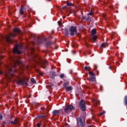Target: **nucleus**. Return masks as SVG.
<instances>
[{"instance_id":"obj_41","label":"nucleus","mask_w":127,"mask_h":127,"mask_svg":"<svg viewBox=\"0 0 127 127\" xmlns=\"http://www.w3.org/2000/svg\"><path fill=\"white\" fill-rule=\"evenodd\" d=\"M94 67H95V69H97V65H94Z\"/></svg>"},{"instance_id":"obj_50","label":"nucleus","mask_w":127,"mask_h":127,"mask_svg":"<svg viewBox=\"0 0 127 127\" xmlns=\"http://www.w3.org/2000/svg\"><path fill=\"white\" fill-rule=\"evenodd\" d=\"M101 89L103 88L102 86H101Z\"/></svg>"},{"instance_id":"obj_35","label":"nucleus","mask_w":127,"mask_h":127,"mask_svg":"<svg viewBox=\"0 0 127 127\" xmlns=\"http://www.w3.org/2000/svg\"><path fill=\"white\" fill-rule=\"evenodd\" d=\"M3 119L2 115L0 114V121H1Z\"/></svg>"},{"instance_id":"obj_14","label":"nucleus","mask_w":127,"mask_h":127,"mask_svg":"<svg viewBox=\"0 0 127 127\" xmlns=\"http://www.w3.org/2000/svg\"><path fill=\"white\" fill-rule=\"evenodd\" d=\"M52 44H54V42H48L46 44V48H48L50 46H51Z\"/></svg>"},{"instance_id":"obj_24","label":"nucleus","mask_w":127,"mask_h":127,"mask_svg":"<svg viewBox=\"0 0 127 127\" xmlns=\"http://www.w3.org/2000/svg\"><path fill=\"white\" fill-rule=\"evenodd\" d=\"M70 85V82L69 81L65 82L64 84V87L66 88V87H68L67 86H69Z\"/></svg>"},{"instance_id":"obj_26","label":"nucleus","mask_w":127,"mask_h":127,"mask_svg":"<svg viewBox=\"0 0 127 127\" xmlns=\"http://www.w3.org/2000/svg\"><path fill=\"white\" fill-rule=\"evenodd\" d=\"M66 6H73V3L69 2V1H67Z\"/></svg>"},{"instance_id":"obj_45","label":"nucleus","mask_w":127,"mask_h":127,"mask_svg":"<svg viewBox=\"0 0 127 127\" xmlns=\"http://www.w3.org/2000/svg\"><path fill=\"white\" fill-rule=\"evenodd\" d=\"M58 23H59H59L60 24H61V22H58Z\"/></svg>"},{"instance_id":"obj_27","label":"nucleus","mask_w":127,"mask_h":127,"mask_svg":"<svg viewBox=\"0 0 127 127\" xmlns=\"http://www.w3.org/2000/svg\"><path fill=\"white\" fill-rule=\"evenodd\" d=\"M89 74L90 77L95 76V73H94V72H93L92 71H89Z\"/></svg>"},{"instance_id":"obj_46","label":"nucleus","mask_w":127,"mask_h":127,"mask_svg":"<svg viewBox=\"0 0 127 127\" xmlns=\"http://www.w3.org/2000/svg\"><path fill=\"white\" fill-rule=\"evenodd\" d=\"M47 0L48 1H50V0Z\"/></svg>"},{"instance_id":"obj_19","label":"nucleus","mask_w":127,"mask_h":127,"mask_svg":"<svg viewBox=\"0 0 127 127\" xmlns=\"http://www.w3.org/2000/svg\"><path fill=\"white\" fill-rule=\"evenodd\" d=\"M93 104H94V105H95V106H98V105H100V101L94 99L93 100Z\"/></svg>"},{"instance_id":"obj_3","label":"nucleus","mask_w":127,"mask_h":127,"mask_svg":"<svg viewBox=\"0 0 127 127\" xmlns=\"http://www.w3.org/2000/svg\"><path fill=\"white\" fill-rule=\"evenodd\" d=\"M21 48H22V46L21 45H16L12 51L13 54L20 55V54H21V53L20 52Z\"/></svg>"},{"instance_id":"obj_32","label":"nucleus","mask_w":127,"mask_h":127,"mask_svg":"<svg viewBox=\"0 0 127 127\" xmlns=\"http://www.w3.org/2000/svg\"><path fill=\"white\" fill-rule=\"evenodd\" d=\"M91 17L90 16H88L86 19V21H90L91 20Z\"/></svg>"},{"instance_id":"obj_6","label":"nucleus","mask_w":127,"mask_h":127,"mask_svg":"<svg viewBox=\"0 0 127 127\" xmlns=\"http://www.w3.org/2000/svg\"><path fill=\"white\" fill-rule=\"evenodd\" d=\"M76 121L78 124V127H84V126H85V119L83 121L82 120V118L78 117L76 119Z\"/></svg>"},{"instance_id":"obj_18","label":"nucleus","mask_w":127,"mask_h":127,"mask_svg":"<svg viewBox=\"0 0 127 127\" xmlns=\"http://www.w3.org/2000/svg\"><path fill=\"white\" fill-rule=\"evenodd\" d=\"M65 88L66 91H67V92L72 91V90H73V87L72 86H67Z\"/></svg>"},{"instance_id":"obj_22","label":"nucleus","mask_w":127,"mask_h":127,"mask_svg":"<svg viewBox=\"0 0 127 127\" xmlns=\"http://www.w3.org/2000/svg\"><path fill=\"white\" fill-rule=\"evenodd\" d=\"M106 46H107V43H103L100 46V49H102V48H105Z\"/></svg>"},{"instance_id":"obj_1","label":"nucleus","mask_w":127,"mask_h":127,"mask_svg":"<svg viewBox=\"0 0 127 127\" xmlns=\"http://www.w3.org/2000/svg\"><path fill=\"white\" fill-rule=\"evenodd\" d=\"M19 63H20L19 58L13 57H11L10 58V64L6 66L7 70L5 73L6 79H7L8 81H10L12 76L14 75V71L12 70V68H15L16 66H18Z\"/></svg>"},{"instance_id":"obj_29","label":"nucleus","mask_w":127,"mask_h":127,"mask_svg":"<svg viewBox=\"0 0 127 127\" xmlns=\"http://www.w3.org/2000/svg\"><path fill=\"white\" fill-rule=\"evenodd\" d=\"M31 81L32 82V83H33V84H35V83H36V81H35V79H34V78H32L31 79Z\"/></svg>"},{"instance_id":"obj_28","label":"nucleus","mask_w":127,"mask_h":127,"mask_svg":"<svg viewBox=\"0 0 127 127\" xmlns=\"http://www.w3.org/2000/svg\"><path fill=\"white\" fill-rule=\"evenodd\" d=\"M91 67H90V66H85L84 67V70L85 71H90V68Z\"/></svg>"},{"instance_id":"obj_16","label":"nucleus","mask_w":127,"mask_h":127,"mask_svg":"<svg viewBox=\"0 0 127 127\" xmlns=\"http://www.w3.org/2000/svg\"><path fill=\"white\" fill-rule=\"evenodd\" d=\"M18 119L15 118L13 121H11L10 123L12 125H16V123H19Z\"/></svg>"},{"instance_id":"obj_51","label":"nucleus","mask_w":127,"mask_h":127,"mask_svg":"<svg viewBox=\"0 0 127 127\" xmlns=\"http://www.w3.org/2000/svg\"><path fill=\"white\" fill-rule=\"evenodd\" d=\"M91 54V53H89V55Z\"/></svg>"},{"instance_id":"obj_4","label":"nucleus","mask_w":127,"mask_h":127,"mask_svg":"<svg viewBox=\"0 0 127 127\" xmlns=\"http://www.w3.org/2000/svg\"><path fill=\"white\" fill-rule=\"evenodd\" d=\"M75 111V108H74V106L72 105H67L65 108H64V113L65 114H68V113H71V111Z\"/></svg>"},{"instance_id":"obj_34","label":"nucleus","mask_w":127,"mask_h":127,"mask_svg":"<svg viewBox=\"0 0 127 127\" xmlns=\"http://www.w3.org/2000/svg\"><path fill=\"white\" fill-rule=\"evenodd\" d=\"M105 114H106V112L103 111L101 113L100 115H101V116H103V115H105Z\"/></svg>"},{"instance_id":"obj_38","label":"nucleus","mask_w":127,"mask_h":127,"mask_svg":"<svg viewBox=\"0 0 127 127\" xmlns=\"http://www.w3.org/2000/svg\"><path fill=\"white\" fill-rule=\"evenodd\" d=\"M37 127H40V124L39 123L37 124Z\"/></svg>"},{"instance_id":"obj_9","label":"nucleus","mask_w":127,"mask_h":127,"mask_svg":"<svg viewBox=\"0 0 127 127\" xmlns=\"http://www.w3.org/2000/svg\"><path fill=\"white\" fill-rule=\"evenodd\" d=\"M39 64L41 65V67L43 69H46L47 65H48V62L47 61H44L43 62H39Z\"/></svg>"},{"instance_id":"obj_42","label":"nucleus","mask_w":127,"mask_h":127,"mask_svg":"<svg viewBox=\"0 0 127 127\" xmlns=\"http://www.w3.org/2000/svg\"><path fill=\"white\" fill-rule=\"evenodd\" d=\"M0 75H2V71H0Z\"/></svg>"},{"instance_id":"obj_8","label":"nucleus","mask_w":127,"mask_h":127,"mask_svg":"<svg viewBox=\"0 0 127 127\" xmlns=\"http://www.w3.org/2000/svg\"><path fill=\"white\" fill-rule=\"evenodd\" d=\"M69 31L70 32L71 36H74V35H75V33L77 32V29H76L74 26H71L69 29Z\"/></svg>"},{"instance_id":"obj_11","label":"nucleus","mask_w":127,"mask_h":127,"mask_svg":"<svg viewBox=\"0 0 127 127\" xmlns=\"http://www.w3.org/2000/svg\"><path fill=\"white\" fill-rule=\"evenodd\" d=\"M63 33L66 35V36H68L69 35V32L68 31V29L65 28L63 30Z\"/></svg>"},{"instance_id":"obj_40","label":"nucleus","mask_w":127,"mask_h":127,"mask_svg":"<svg viewBox=\"0 0 127 127\" xmlns=\"http://www.w3.org/2000/svg\"><path fill=\"white\" fill-rule=\"evenodd\" d=\"M40 76H43V73L40 72Z\"/></svg>"},{"instance_id":"obj_25","label":"nucleus","mask_w":127,"mask_h":127,"mask_svg":"<svg viewBox=\"0 0 127 127\" xmlns=\"http://www.w3.org/2000/svg\"><path fill=\"white\" fill-rule=\"evenodd\" d=\"M124 104L126 106L127 105V96H126L124 98Z\"/></svg>"},{"instance_id":"obj_43","label":"nucleus","mask_w":127,"mask_h":127,"mask_svg":"<svg viewBox=\"0 0 127 127\" xmlns=\"http://www.w3.org/2000/svg\"><path fill=\"white\" fill-rule=\"evenodd\" d=\"M41 111H44V109L42 108H41Z\"/></svg>"},{"instance_id":"obj_7","label":"nucleus","mask_w":127,"mask_h":127,"mask_svg":"<svg viewBox=\"0 0 127 127\" xmlns=\"http://www.w3.org/2000/svg\"><path fill=\"white\" fill-rule=\"evenodd\" d=\"M17 80L16 81V83L17 85H25V86H28V83L25 82V80L20 79L18 76H17Z\"/></svg>"},{"instance_id":"obj_17","label":"nucleus","mask_w":127,"mask_h":127,"mask_svg":"<svg viewBox=\"0 0 127 127\" xmlns=\"http://www.w3.org/2000/svg\"><path fill=\"white\" fill-rule=\"evenodd\" d=\"M55 76H56V72L55 71H52L51 72V78L52 79H54Z\"/></svg>"},{"instance_id":"obj_36","label":"nucleus","mask_w":127,"mask_h":127,"mask_svg":"<svg viewBox=\"0 0 127 127\" xmlns=\"http://www.w3.org/2000/svg\"><path fill=\"white\" fill-rule=\"evenodd\" d=\"M31 97V95H28L26 96V98H27L28 99H29V98Z\"/></svg>"},{"instance_id":"obj_30","label":"nucleus","mask_w":127,"mask_h":127,"mask_svg":"<svg viewBox=\"0 0 127 127\" xmlns=\"http://www.w3.org/2000/svg\"><path fill=\"white\" fill-rule=\"evenodd\" d=\"M6 125V121H2V126L3 127H4Z\"/></svg>"},{"instance_id":"obj_37","label":"nucleus","mask_w":127,"mask_h":127,"mask_svg":"<svg viewBox=\"0 0 127 127\" xmlns=\"http://www.w3.org/2000/svg\"><path fill=\"white\" fill-rule=\"evenodd\" d=\"M3 59V57L2 56V55H0V59Z\"/></svg>"},{"instance_id":"obj_12","label":"nucleus","mask_w":127,"mask_h":127,"mask_svg":"<svg viewBox=\"0 0 127 127\" xmlns=\"http://www.w3.org/2000/svg\"><path fill=\"white\" fill-rule=\"evenodd\" d=\"M52 114L53 116H57V115H59V114H60V110H54Z\"/></svg>"},{"instance_id":"obj_39","label":"nucleus","mask_w":127,"mask_h":127,"mask_svg":"<svg viewBox=\"0 0 127 127\" xmlns=\"http://www.w3.org/2000/svg\"><path fill=\"white\" fill-rule=\"evenodd\" d=\"M66 7H67V6H64L62 7V9H65V8H66Z\"/></svg>"},{"instance_id":"obj_33","label":"nucleus","mask_w":127,"mask_h":127,"mask_svg":"<svg viewBox=\"0 0 127 127\" xmlns=\"http://www.w3.org/2000/svg\"><path fill=\"white\" fill-rule=\"evenodd\" d=\"M93 13H94V12H93V11L91 10V11L88 13V15H92Z\"/></svg>"},{"instance_id":"obj_2","label":"nucleus","mask_w":127,"mask_h":127,"mask_svg":"<svg viewBox=\"0 0 127 127\" xmlns=\"http://www.w3.org/2000/svg\"><path fill=\"white\" fill-rule=\"evenodd\" d=\"M21 35V31L18 28L13 29V32L10 33L8 35L5 36H2V38L4 39L6 42L11 43L12 42V38L17 36V35Z\"/></svg>"},{"instance_id":"obj_21","label":"nucleus","mask_w":127,"mask_h":127,"mask_svg":"<svg viewBox=\"0 0 127 127\" xmlns=\"http://www.w3.org/2000/svg\"><path fill=\"white\" fill-rule=\"evenodd\" d=\"M96 32H97V30H96V29H92L91 32V35H95Z\"/></svg>"},{"instance_id":"obj_5","label":"nucleus","mask_w":127,"mask_h":127,"mask_svg":"<svg viewBox=\"0 0 127 127\" xmlns=\"http://www.w3.org/2000/svg\"><path fill=\"white\" fill-rule=\"evenodd\" d=\"M79 107L83 112H85L86 111V103H85V100H81L79 104Z\"/></svg>"},{"instance_id":"obj_23","label":"nucleus","mask_w":127,"mask_h":127,"mask_svg":"<svg viewBox=\"0 0 127 127\" xmlns=\"http://www.w3.org/2000/svg\"><path fill=\"white\" fill-rule=\"evenodd\" d=\"M43 41H44L43 39H38V44H42V43H43Z\"/></svg>"},{"instance_id":"obj_10","label":"nucleus","mask_w":127,"mask_h":127,"mask_svg":"<svg viewBox=\"0 0 127 127\" xmlns=\"http://www.w3.org/2000/svg\"><path fill=\"white\" fill-rule=\"evenodd\" d=\"M25 11V8L23 6H21L19 8V12L20 15H23L24 12Z\"/></svg>"},{"instance_id":"obj_47","label":"nucleus","mask_w":127,"mask_h":127,"mask_svg":"<svg viewBox=\"0 0 127 127\" xmlns=\"http://www.w3.org/2000/svg\"><path fill=\"white\" fill-rule=\"evenodd\" d=\"M72 47H75V46L72 45Z\"/></svg>"},{"instance_id":"obj_20","label":"nucleus","mask_w":127,"mask_h":127,"mask_svg":"<svg viewBox=\"0 0 127 127\" xmlns=\"http://www.w3.org/2000/svg\"><path fill=\"white\" fill-rule=\"evenodd\" d=\"M93 42H96V39L98 38V37L95 35H92Z\"/></svg>"},{"instance_id":"obj_48","label":"nucleus","mask_w":127,"mask_h":127,"mask_svg":"<svg viewBox=\"0 0 127 127\" xmlns=\"http://www.w3.org/2000/svg\"><path fill=\"white\" fill-rule=\"evenodd\" d=\"M99 75V72H97V76Z\"/></svg>"},{"instance_id":"obj_49","label":"nucleus","mask_w":127,"mask_h":127,"mask_svg":"<svg viewBox=\"0 0 127 127\" xmlns=\"http://www.w3.org/2000/svg\"><path fill=\"white\" fill-rule=\"evenodd\" d=\"M88 127H92V126H89Z\"/></svg>"},{"instance_id":"obj_31","label":"nucleus","mask_w":127,"mask_h":127,"mask_svg":"<svg viewBox=\"0 0 127 127\" xmlns=\"http://www.w3.org/2000/svg\"><path fill=\"white\" fill-rule=\"evenodd\" d=\"M64 73H62L60 76V78H61V79H63V78H64Z\"/></svg>"},{"instance_id":"obj_15","label":"nucleus","mask_w":127,"mask_h":127,"mask_svg":"<svg viewBox=\"0 0 127 127\" xmlns=\"http://www.w3.org/2000/svg\"><path fill=\"white\" fill-rule=\"evenodd\" d=\"M88 81H90V82H95L96 81V77L94 76H90L88 78Z\"/></svg>"},{"instance_id":"obj_13","label":"nucleus","mask_w":127,"mask_h":127,"mask_svg":"<svg viewBox=\"0 0 127 127\" xmlns=\"http://www.w3.org/2000/svg\"><path fill=\"white\" fill-rule=\"evenodd\" d=\"M44 118H46V115L45 114H43V115H39L36 117L37 120H39V119H44Z\"/></svg>"},{"instance_id":"obj_44","label":"nucleus","mask_w":127,"mask_h":127,"mask_svg":"<svg viewBox=\"0 0 127 127\" xmlns=\"http://www.w3.org/2000/svg\"><path fill=\"white\" fill-rule=\"evenodd\" d=\"M83 18L84 19H85V20H86V17H83Z\"/></svg>"}]
</instances>
